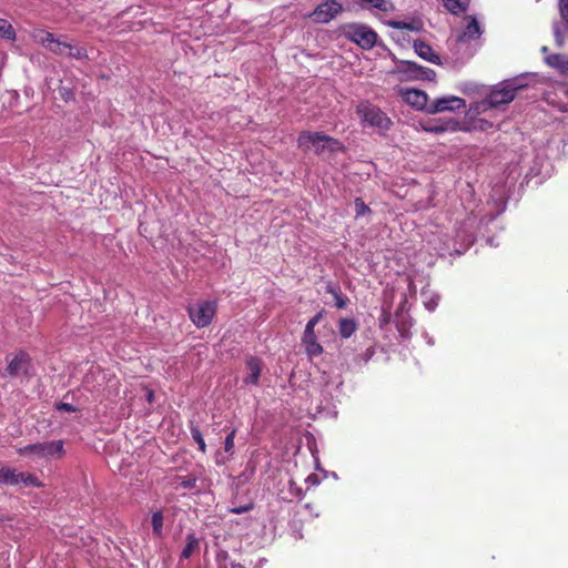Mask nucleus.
<instances>
[{"label":"nucleus","instance_id":"1","mask_svg":"<svg viewBox=\"0 0 568 568\" xmlns=\"http://www.w3.org/2000/svg\"><path fill=\"white\" fill-rule=\"evenodd\" d=\"M297 146L304 152L314 150L317 155L325 152L336 153L344 150V145L337 139L323 132L302 131L297 136Z\"/></svg>","mask_w":568,"mask_h":568},{"label":"nucleus","instance_id":"2","mask_svg":"<svg viewBox=\"0 0 568 568\" xmlns=\"http://www.w3.org/2000/svg\"><path fill=\"white\" fill-rule=\"evenodd\" d=\"M338 32L342 37L357 44L363 50L373 49L378 40V34L374 29L359 22L341 24Z\"/></svg>","mask_w":568,"mask_h":568},{"label":"nucleus","instance_id":"3","mask_svg":"<svg viewBox=\"0 0 568 568\" xmlns=\"http://www.w3.org/2000/svg\"><path fill=\"white\" fill-rule=\"evenodd\" d=\"M523 85H518L515 80H507L494 88L486 99L477 103L476 112H486L493 108L509 104L515 98L516 93Z\"/></svg>","mask_w":568,"mask_h":568},{"label":"nucleus","instance_id":"4","mask_svg":"<svg viewBox=\"0 0 568 568\" xmlns=\"http://www.w3.org/2000/svg\"><path fill=\"white\" fill-rule=\"evenodd\" d=\"M356 114L361 121L371 128L387 131L392 128L393 121L378 106L368 101H362L356 106Z\"/></svg>","mask_w":568,"mask_h":568},{"label":"nucleus","instance_id":"5","mask_svg":"<svg viewBox=\"0 0 568 568\" xmlns=\"http://www.w3.org/2000/svg\"><path fill=\"white\" fill-rule=\"evenodd\" d=\"M17 453L20 456L36 455L39 458H61L64 456L65 450L62 440H52L30 444L24 447H20L17 449Z\"/></svg>","mask_w":568,"mask_h":568},{"label":"nucleus","instance_id":"6","mask_svg":"<svg viewBox=\"0 0 568 568\" xmlns=\"http://www.w3.org/2000/svg\"><path fill=\"white\" fill-rule=\"evenodd\" d=\"M393 73L403 74L407 80H429L436 78V72L413 61L400 60L396 62Z\"/></svg>","mask_w":568,"mask_h":568},{"label":"nucleus","instance_id":"7","mask_svg":"<svg viewBox=\"0 0 568 568\" xmlns=\"http://www.w3.org/2000/svg\"><path fill=\"white\" fill-rule=\"evenodd\" d=\"M189 316L192 323L203 328L212 323L213 317L216 314V303L211 301H204L196 305L187 307Z\"/></svg>","mask_w":568,"mask_h":568},{"label":"nucleus","instance_id":"8","mask_svg":"<svg viewBox=\"0 0 568 568\" xmlns=\"http://www.w3.org/2000/svg\"><path fill=\"white\" fill-rule=\"evenodd\" d=\"M344 8L342 3L336 0H324L320 4L315 7L312 13H310V18L313 19L315 23H328L334 20L338 14L343 12Z\"/></svg>","mask_w":568,"mask_h":568},{"label":"nucleus","instance_id":"9","mask_svg":"<svg viewBox=\"0 0 568 568\" xmlns=\"http://www.w3.org/2000/svg\"><path fill=\"white\" fill-rule=\"evenodd\" d=\"M32 37L47 50L51 51L54 54H65L68 42L55 39L53 33L44 31V30H34Z\"/></svg>","mask_w":568,"mask_h":568},{"label":"nucleus","instance_id":"10","mask_svg":"<svg viewBox=\"0 0 568 568\" xmlns=\"http://www.w3.org/2000/svg\"><path fill=\"white\" fill-rule=\"evenodd\" d=\"M466 106V101L458 97H444L429 103L427 113L435 114L444 111H455Z\"/></svg>","mask_w":568,"mask_h":568},{"label":"nucleus","instance_id":"11","mask_svg":"<svg viewBox=\"0 0 568 568\" xmlns=\"http://www.w3.org/2000/svg\"><path fill=\"white\" fill-rule=\"evenodd\" d=\"M8 367L7 374L11 377L18 376L20 373L26 372L30 364V356L28 353L20 351L10 358L7 356Z\"/></svg>","mask_w":568,"mask_h":568},{"label":"nucleus","instance_id":"12","mask_svg":"<svg viewBox=\"0 0 568 568\" xmlns=\"http://www.w3.org/2000/svg\"><path fill=\"white\" fill-rule=\"evenodd\" d=\"M403 99L407 104L414 106L417 110H424L426 112L430 103L428 102V95L424 91L416 89L406 90L403 93Z\"/></svg>","mask_w":568,"mask_h":568},{"label":"nucleus","instance_id":"13","mask_svg":"<svg viewBox=\"0 0 568 568\" xmlns=\"http://www.w3.org/2000/svg\"><path fill=\"white\" fill-rule=\"evenodd\" d=\"M465 20L467 21V24L462 31V33L458 36V42H468L471 40L479 39L480 36L483 34V30L476 17L466 16Z\"/></svg>","mask_w":568,"mask_h":568},{"label":"nucleus","instance_id":"14","mask_svg":"<svg viewBox=\"0 0 568 568\" xmlns=\"http://www.w3.org/2000/svg\"><path fill=\"white\" fill-rule=\"evenodd\" d=\"M420 126L423 131L429 132V133H443V132H456L460 130H465L460 123L456 121H448L444 123H434L432 121L420 123Z\"/></svg>","mask_w":568,"mask_h":568},{"label":"nucleus","instance_id":"15","mask_svg":"<svg viewBox=\"0 0 568 568\" xmlns=\"http://www.w3.org/2000/svg\"><path fill=\"white\" fill-rule=\"evenodd\" d=\"M302 344L310 358L320 356L324 352L323 346L317 342L315 333H303Z\"/></svg>","mask_w":568,"mask_h":568},{"label":"nucleus","instance_id":"16","mask_svg":"<svg viewBox=\"0 0 568 568\" xmlns=\"http://www.w3.org/2000/svg\"><path fill=\"white\" fill-rule=\"evenodd\" d=\"M414 50L417 55L428 62L439 64L440 58L434 52L433 48L423 40H415L413 43Z\"/></svg>","mask_w":568,"mask_h":568},{"label":"nucleus","instance_id":"17","mask_svg":"<svg viewBox=\"0 0 568 568\" xmlns=\"http://www.w3.org/2000/svg\"><path fill=\"white\" fill-rule=\"evenodd\" d=\"M246 367L250 372V375L244 378L245 384H258L261 372H262V361L255 356H248L246 358Z\"/></svg>","mask_w":568,"mask_h":568},{"label":"nucleus","instance_id":"18","mask_svg":"<svg viewBox=\"0 0 568 568\" xmlns=\"http://www.w3.org/2000/svg\"><path fill=\"white\" fill-rule=\"evenodd\" d=\"M22 473L9 466H0V485L18 486L21 484Z\"/></svg>","mask_w":568,"mask_h":568},{"label":"nucleus","instance_id":"19","mask_svg":"<svg viewBox=\"0 0 568 568\" xmlns=\"http://www.w3.org/2000/svg\"><path fill=\"white\" fill-rule=\"evenodd\" d=\"M363 10L377 9L382 12H390L394 10V4L390 0H359L356 2Z\"/></svg>","mask_w":568,"mask_h":568},{"label":"nucleus","instance_id":"20","mask_svg":"<svg viewBox=\"0 0 568 568\" xmlns=\"http://www.w3.org/2000/svg\"><path fill=\"white\" fill-rule=\"evenodd\" d=\"M197 479V476L194 474H190L187 476L176 475L172 479V485L175 489L183 488L186 490H193L196 488Z\"/></svg>","mask_w":568,"mask_h":568},{"label":"nucleus","instance_id":"21","mask_svg":"<svg viewBox=\"0 0 568 568\" xmlns=\"http://www.w3.org/2000/svg\"><path fill=\"white\" fill-rule=\"evenodd\" d=\"M546 63L558 70L561 74H568V58L559 53H552L546 58Z\"/></svg>","mask_w":568,"mask_h":568},{"label":"nucleus","instance_id":"22","mask_svg":"<svg viewBox=\"0 0 568 568\" xmlns=\"http://www.w3.org/2000/svg\"><path fill=\"white\" fill-rule=\"evenodd\" d=\"M215 560L217 568H245L243 565L231 560L230 555L225 550H219Z\"/></svg>","mask_w":568,"mask_h":568},{"label":"nucleus","instance_id":"23","mask_svg":"<svg viewBox=\"0 0 568 568\" xmlns=\"http://www.w3.org/2000/svg\"><path fill=\"white\" fill-rule=\"evenodd\" d=\"M357 329V324L352 318H342L338 323L339 335L343 338H349Z\"/></svg>","mask_w":568,"mask_h":568},{"label":"nucleus","instance_id":"24","mask_svg":"<svg viewBox=\"0 0 568 568\" xmlns=\"http://www.w3.org/2000/svg\"><path fill=\"white\" fill-rule=\"evenodd\" d=\"M445 8L455 16L465 12L469 0H443Z\"/></svg>","mask_w":568,"mask_h":568},{"label":"nucleus","instance_id":"25","mask_svg":"<svg viewBox=\"0 0 568 568\" xmlns=\"http://www.w3.org/2000/svg\"><path fill=\"white\" fill-rule=\"evenodd\" d=\"M199 549V540L194 534L186 536V544L182 550L181 558L189 559Z\"/></svg>","mask_w":568,"mask_h":568},{"label":"nucleus","instance_id":"26","mask_svg":"<svg viewBox=\"0 0 568 568\" xmlns=\"http://www.w3.org/2000/svg\"><path fill=\"white\" fill-rule=\"evenodd\" d=\"M0 38L7 40H16V31L12 24L6 20L0 18Z\"/></svg>","mask_w":568,"mask_h":568},{"label":"nucleus","instance_id":"27","mask_svg":"<svg viewBox=\"0 0 568 568\" xmlns=\"http://www.w3.org/2000/svg\"><path fill=\"white\" fill-rule=\"evenodd\" d=\"M327 293L332 294L335 300V306L337 308H345L348 303V298L337 287L328 286Z\"/></svg>","mask_w":568,"mask_h":568},{"label":"nucleus","instance_id":"28","mask_svg":"<svg viewBox=\"0 0 568 568\" xmlns=\"http://www.w3.org/2000/svg\"><path fill=\"white\" fill-rule=\"evenodd\" d=\"M67 45L68 47H67L65 54L68 57L74 58V59H78V60H82V59L88 58V52H87L85 48L79 47V45H73L71 43H68Z\"/></svg>","mask_w":568,"mask_h":568},{"label":"nucleus","instance_id":"29","mask_svg":"<svg viewBox=\"0 0 568 568\" xmlns=\"http://www.w3.org/2000/svg\"><path fill=\"white\" fill-rule=\"evenodd\" d=\"M163 524H164V517H163L162 511H160V510L155 511L152 515V529H153V534L155 536L160 537L162 535Z\"/></svg>","mask_w":568,"mask_h":568},{"label":"nucleus","instance_id":"30","mask_svg":"<svg viewBox=\"0 0 568 568\" xmlns=\"http://www.w3.org/2000/svg\"><path fill=\"white\" fill-rule=\"evenodd\" d=\"M190 430H191V435H192L193 440L199 445V449L202 453H205L206 452V445H205L203 435H202L199 426L191 425Z\"/></svg>","mask_w":568,"mask_h":568},{"label":"nucleus","instance_id":"31","mask_svg":"<svg viewBox=\"0 0 568 568\" xmlns=\"http://www.w3.org/2000/svg\"><path fill=\"white\" fill-rule=\"evenodd\" d=\"M356 216H363L371 213V209L365 204L362 197H356L354 201Z\"/></svg>","mask_w":568,"mask_h":568},{"label":"nucleus","instance_id":"32","mask_svg":"<svg viewBox=\"0 0 568 568\" xmlns=\"http://www.w3.org/2000/svg\"><path fill=\"white\" fill-rule=\"evenodd\" d=\"M21 484L24 486H32V487H42L43 484L38 479L37 476L33 474H24L22 473Z\"/></svg>","mask_w":568,"mask_h":568},{"label":"nucleus","instance_id":"33","mask_svg":"<svg viewBox=\"0 0 568 568\" xmlns=\"http://www.w3.org/2000/svg\"><path fill=\"white\" fill-rule=\"evenodd\" d=\"M554 38L555 42L558 47H562L565 44V34L562 26L558 22L554 23Z\"/></svg>","mask_w":568,"mask_h":568},{"label":"nucleus","instance_id":"34","mask_svg":"<svg viewBox=\"0 0 568 568\" xmlns=\"http://www.w3.org/2000/svg\"><path fill=\"white\" fill-rule=\"evenodd\" d=\"M236 435V429L233 428L226 436L224 440V450L229 454H232L234 450V438Z\"/></svg>","mask_w":568,"mask_h":568},{"label":"nucleus","instance_id":"35","mask_svg":"<svg viewBox=\"0 0 568 568\" xmlns=\"http://www.w3.org/2000/svg\"><path fill=\"white\" fill-rule=\"evenodd\" d=\"M388 24L394 28V29H397V30H410V31H415L417 30V28H415L413 26V23L410 22H405V21H397V20H392L388 22Z\"/></svg>","mask_w":568,"mask_h":568},{"label":"nucleus","instance_id":"36","mask_svg":"<svg viewBox=\"0 0 568 568\" xmlns=\"http://www.w3.org/2000/svg\"><path fill=\"white\" fill-rule=\"evenodd\" d=\"M558 8L561 20L568 29V0H559Z\"/></svg>","mask_w":568,"mask_h":568},{"label":"nucleus","instance_id":"37","mask_svg":"<svg viewBox=\"0 0 568 568\" xmlns=\"http://www.w3.org/2000/svg\"><path fill=\"white\" fill-rule=\"evenodd\" d=\"M322 313H317L315 316H313L306 324L304 333H315V326L321 321Z\"/></svg>","mask_w":568,"mask_h":568},{"label":"nucleus","instance_id":"38","mask_svg":"<svg viewBox=\"0 0 568 568\" xmlns=\"http://www.w3.org/2000/svg\"><path fill=\"white\" fill-rule=\"evenodd\" d=\"M59 412L75 413L78 408L69 403H58L55 406Z\"/></svg>","mask_w":568,"mask_h":568},{"label":"nucleus","instance_id":"39","mask_svg":"<svg viewBox=\"0 0 568 568\" xmlns=\"http://www.w3.org/2000/svg\"><path fill=\"white\" fill-rule=\"evenodd\" d=\"M252 508H253V505L250 504V505H246V506L232 508L231 511L233 514H243V513H246V511L251 510Z\"/></svg>","mask_w":568,"mask_h":568},{"label":"nucleus","instance_id":"40","mask_svg":"<svg viewBox=\"0 0 568 568\" xmlns=\"http://www.w3.org/2000/svg\"><path fill=\"white\" fill-rule=\"evenodd\" d=\"M557 108L560 112H568V105L566 103H560Z\"/></svg>","mask_w":568,"mask_h":568},{"label":"nucleus","instance_id":"41","mask_svg":"<svg viewBox=\"0 0 568 568\" xmlns=\"http://www.w3.org/2000/svg\"><path fill=\"white\" fill-rule=\"evenodd\" d=\"M148 400L151 403L153 400V392L149 390L148 393Z\"/></svg>","mask_w":568,"mask_h":568},{"label":"nucleus","instance_id":"42","mask_svg":"<svg viewBox=\"0 0 568 568\" xmlns=\"http://www.w3.org/2000/svg\"><path fill=\"white\" fill-rule=\"evenodd\" d=\"M566 95L568 97V90L566 91Z\"/></svg>","mask_w":568,"mask_h":568}]
</instances>
